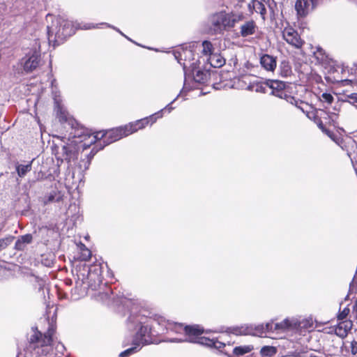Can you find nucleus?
Here are the masks:
<instances>
[{"instance_id":"f257e3e1","label":"nucleus","mask_w":357,"mask_h":357,"mask_svg":"<svg viewBox=\"0 0 357 357\" xmlns=\"http://www.w3.org/2000/svg\"><path fill=\"white\" fill-rule=\"evenodd\" d=\"M149 312L142 310L137 312H132L126 321L128 331L135 332L131 336H126L122 346H131L121 352L119 357H129L139 352L144 346L153 343L152 327L153 319Z\"/></svg>"},{"instance_id":"f03ea898","label":"nucleus","mask_w":357,"mask_h":357,"mask_svg":"<svg viewBox=\"0 0 357 357\" xmlns=\"http://www.w3.org/2000/svg\"><path fill=\"white\" fill-rule=\"evenodd\" d=\"M102 266L98 264H82L75 268L77 278L74 291L77 296L75 299L86 295L89 289H97L102 281Z\"/></svg>"},{"instance_id":"7ed1b4c3","label":"nucleus","mask_w":357,"mask_h":357,"mask_svg":"<svg viewBox=\"0 0 357 357\" xmlns=\"http://www.w3.org/2000/svg\"><path fill=\"white\" fill-rule=\"evenodd\" d=\"M243 15L220 11L211 15L209 17V29L212 33L223 34L229 31L239 21L243 20Z\"/></svg>"},{"instance_id":"20e7f679","label":"nucleus","mask_w":357,"mask_h":357,"mask_svg":"<svg viewBox=\"0 0 357 357\" xmlns=\"http://www.w3.org/2000/svg\"><path fill=\"white\" fill-rule=\"evenodd\" d=\"M75 31V27L73 22L68 20L57 18L53 22L52 25L47 26V37L50 44L53 43V46L56 47L63 43L69 36L73 35Z\"/></svg>"},{"instance_id":"39448f33","label":"nucleus","mask_w":357,"mask_h":357,"mask_svg":"<svg viewBox=\"0 0 357 357\" xmlns=\"http://www.w3.org/2000/svg\"><path fill=\"white\" fill-rule=\"evenodd\" d=\"M268 91H270L271 94L280 98L286 100L288 102L295 105L296 107L301 109L303 113H305L306 115L310 118L307 108H310V106L307 103L289 95L285 91V82L278 80H268Z\"/></svg>"},{"instance_id":"423d86ee","label":"nucleus","mask_w":357,"mask_h":357,"mask_svg":"<svg viewBox=\"0 0 357 357\" xmlns=\"http://www.w3.org/2000/svg\"><path fill=\"white\" fill-rule=\"evenodd\" d=\"M128 136L125 126L112 128L105 131H99L89 135L91 143H95L97 141V146H100L99 149H102L105 146L115 142L123 137Z\"/></svg>"},{"instance_id":"0eeeda50","label":"nucleus","mask_w":357,"mask_h":357,"mask_svg":"<svg viewBox=\"0 0 357 357\" xmlns=\"http://www.w3.org/2000/svg\"><path fill=\"white\" fill-rule=\"evenodd\" d=\"M29 348L33 350V355L38 357H54L51 342L49 340L43 339V333L38 330L29 339Z\"/></svg>"},{"instance_id":"6e6552de","label":"nucleus","mask_w":357,"mask_h":357,"mask_svg":"<svg viewBox=\"0 0 357 357\" xmlns=\"http://www.w3.org/2000/svg\"><path fill=\"white\" fill-rule=\"evenodd\" d=\"M183 68L185 75V86L188 79L192 78V79L197 83L205 84L207 82L211 75L208 70L201 69V68L197 64V61L190 63L189 66H188L187 63H183Z\"/></svg>"},{"instance_id":"1a4fd4ad","label":"nucleus","mask_w":357,"mask_h":357,"mask_svg":"<svg viewBox=\"0 0 357 357\" xmlns=\"http://www.w3.org/2000/svg\"><path fill=\"white\" fill-rule=\"evenodd\" d=\"M282 38L289 45L297 49L301 48L305 43L298 31L291 26L283 29Z\"/></svg>"},{"instance_id":"9d476101","label":"nucleus","mask_w":357,"mask_h":357,"mask_svg":"<svg viewBox=\"0 0 357 357\" xmlns=\"http://www.w3.org/2000/svg\"><path fill=\"white\" fill-rule=\"evenodd\" d=\"M78 153L76 148L73 144L63 145L61 150L56 153L58 160L61 162L66 161L70 165V162L77 158Z\"/></svg>"},{"instance_id":"9b49d317","label":"nucleus","mask_w":357,"mask_h":357,"mask_svg":"<svg viewBox=\"0 0 357 357\" xmlns=\"http://www.w3.org/2000/svg\"><path fill=\"white\" fill-rule=\"evenodd\" d=\"M317 4V0H297L295 4V9L299 17L307 16L314 10Z\"/></svg>"},{"instance_id":"f8f14e48","label":"nucleus","mask_w":357,"mask_h":357,"mask_svg":"<svg viewBox=\"0 0 357 357\" xmlns=\"http://www.w3.org/2000/svg\"><path fill=\"white\" fill-rule=\"evenodd\" d=\"M22 60L24 61V70L26 73L32 72L38 66L40 61V52L35 50L31 53L30 52Z\"/></svg>"},{"instance_id":"ddd939ff","label":"nucleus","mask_w":357,"mask_h":357,"mask_svg":"<svg viewBox=\"0 0 357 357\" xmlns=\"http://www.w3.org/2000/svg\"><path fill=\"white\" fill-rule=\"evenodd\" d=\"M173 54L181 65L183 66V63H185L189 66L191 62L188 61V63L187 59L193 56V52L190 50L178 48L173 52Z\"/></svg>"},{"instance_id":"4468645a","label":"nucleus","mask_w":357,"mask_h":357,"mask_svg":"<svg viewBox=\"0 0 357 357\" xmlns=\"http://www.w3.org/2000/svg\"><path fill=\"white\" fill-rule=\"evenodd\" d=\"M262 33L253 21L247 22V42H252L253 40L260 39Z\"/></svg>"},{"instance_id":"2eb2a0df","label":"nucleus","mask_w":357,"mask_h":357,"mask_svg":"<svg viewBox=\"0 0 357 357\" xmlns=\"http://www.w3.org/2000/svg\"><path fill=\"white\" fill-rule=\"evenodd\" d=\"M260 63L266 70L273 72L277 66L276 58L269 54H264L260 58Z\"/></svg>"},{"instance_id":"dca6fc26","label":"nucleus","mask_w":357,"mask_h":357,"mask_svg":"<svg viewBox=\"0 0 357 357\" xmlns=\"http://www.w3.org/2000/svg\"><path fill=\"white\" fill-rule=\"evenodd\" d=\"M148 125L147 119L143 118L139 120H137L133 122H130L128 124L125 125L126 130L128 135L137 132L139 130H142Z\"/></svg>"},{"instance_id":"f3484780","label":"nucleus","mask_w":357,"mask_h":357,"mask_svg":"<svg viewBox=\"0 0 357 357\" xmlns=\"http://www.w3.org/2000/svg\"><path fill=\"white\" fill-rule=\"evenodd\" d=\"M353 323L350 320L340 321L335 329V334L340 337H345L351 329Z\"/></svg>"},{"instance_id":"a211bd4d","label":"nucleus","mask_w":357,"mask_h":357,"mask_svg":"<svg viewBox=\"0 0 357 357\" xmlns=\"http://www.w3.org/2000/svg\"><path fill=\"white\" fill-rule=\"evenodd\" d=\"M100 299L107 305L118 303L113 290L109 287H105V289L98 293Z\"/></svg>"},{"instance_id":"6ab92c4d","label":"nucleus","mask_w":357,"mask_h":357,"mask_svg":"<svg viewBox=\"0 0 357 357\" xmlns=\"http://www.w3.org/2000/svg\"><path fill=\"white\" fill-rule=\"evenodd\" d=\"M249 10L251 12H256L257 13H259L261 15V17L263 20H265V15L266 13V10L265 8V6L264 3H262L259 0H252L249 4H248Z\"/></svg>"},{"instance_id":"aec40b11","label":"nucleus","mask_w":357,"mask_h":357,"mask_svg":"<svg viewBox=\"0 0 357 357\" xmlns=\"http://www.w3.org/2000/svg\"><path fill=\"white\" fill-rule=\"evenodd\" d=\"M247 89L251 91L266 93H268V81L266 82H261L258 81L252 82H250Z\"/></svg>"},{"instance_id":"412c9836","label":"nucleus","mask_w":357,"mask_h":357,"mask_svg":"<svg viewBox=\"0 0 357 357\" xmlns=\"http://www.w3.org/2000/svg\"><path fill=\"white\" fill-rule=\"evenodd\" d=\"M63 199L62 193L57 189H54L44 197V204H48L54 202H59Z\"/></svg>"},{"instance_id":"4be33fe9","label":"nucleus","mask_w":357,"mask_h":357,"mask_svg":"<svg viewBox=\"0 0 357 357\" xmlns=\"http://www.w3.org/2000/svg\"><path fill=\"white\" fill-rule=\"evenodd\" d=\"M207 61L213 68H220L225 63V59L219 53H213L207 58Z\"/></svg>"},{"instance_id":"5701e85b","label":"nucleus","mask_w":357,"mask_h":357,"mask_svg":"<svg viewBox=\"0 0 357 357\" xmlns=\"http://www.w3.org/2000/svg\"><path fill=\"white\" fill-rule=\"evenodd\" d=\"M100 25H105L106 27L111 28V29L115 30L116 31H117L118 33H119L121 36H124L128 40L132 41L130 38H128L122 31H121V30L119 29H118L117 27H116V26H113L112 24L106 23V22H102V23L96 24H86L83 25V26H82L81 29H95V28H99Z\"/></svg>"},{"instance_id":"b1692460","label":"nucleus","mask_w":357,"mask_h":357,"mask_svg":"<svg viewBox=\"0 0 357 357\" xmlns=\"http://www.w3.org/2000/svg\"><path fill=\"white\" fill-rule=\"evenodd\" d=\"M245 75H241L240 76L234 77L230 80V87L235 89H244L245 86Z\"/></svg>"},{"instance_id":"393cba45","label":"nucleus","mask_w":357,"mask_h":357,"mask_svg":"<svg viewBox=\"0 0 357 357\" xmlns=\"http://www.w3.org/2000/svg\"><path fill=\"white\" fill-rule=\"evenodd\" d=\"M32 161L26 164H17L16 165V172L19 177L23 178L31 170Z\"/></svg>"},{"instance_id":"a878e982","label":"nucleus","mask_w":357,"mask_h":357,"mask_svg":"<svg viewBox=\"0 0 357 357\" xmlns=\"http://www.w3.org/2000/svg\"><path fill=\"white\" fill-rule=\"evenodd\" d=\"M68 125L71 126V132L69 134V137L76 138V137H82L84 134L83 129H76L74 126L75 124H77L76 121L73 119H70L68 122Z\"/></svg>"},{"instance_id":"bb28decb","label":"nucleus","mask_w":357,"mask_h":357,"mask_svg":"<svg viewBox=\"0 0 357 357\" xmlns=\"http://www.w3.org/2000/svg\"><path fill=\"white\" fill-rule=\"evenodd\" d=\"M167 331L174 332L176 333H185V326L179 323H168L166 326Z\"/></svg>"},{"instance_id":"cd10ccee","label":"nucleus","mask_w":357,"mask_h":357,"mask_svg":"<svg viewBox=\"0 0 357 357\" xmlns=\"http://www.w3.org/2000/svg\"><path fill=\"white\" fill-rule=\"evenodd\" d=\"M202 53L203 55L206 56L208 58L210 55L213 54L214 52V48L211 42L208 40H204L202 42Z\"/></svg>"},{"instance_id":"c85d7f7f","label":"nucleus","mask_w":357,"mask_h":357,"mask_svg":"<svg viewBox=\"0 0 357 357\" xmlns=\"http://www.w3.org/2000/svg\"><path fill=\"white\" fill-rule=\"evenodd\" d=\"M277 353V349L273 346H264L260 350V354L264 357H271L275 355Z\"/></svg>"},{"instance_id":"c756f323","label":"nucleus","mask_w":357,"mask_h":357,"mask_svg":"<svg viewBox=\"0 0 357 357\" xmlns=\"http://www.w3.org/2000/svg\"><path fill=\"white\" fill-rule=\"evenodd\" d=\"M163 116V109H160V111L150 115L149 116L146 117L148 121V124L151 123V125L153 124L156 122L158 119L162 118Z\"/></svg>"},{"instance_id":"7c9ffc66","label":"nucleus","mask_w":357,"mask_h":357,"mask_svg":"<svg viewBox=\"0 0 357 357\" xmlns=\"http://www.w3.org/2000/svg\"><path fill=\"white\" fill-rule=\"evenodd\" d=\"M274 325L273 323H267L265 326L263 325L258 326L257 328V331H258V333L261 335L262 333L265 332H269V331H275L274 329Z\"/></svg>"},{"instance_id":"2f4dec72","label":"nucleus","mask_w":357,"mask_h":357,"mask_svg":"<svg viewBox=\"0 0 357 357\" xmlns=\"http://www.w3.org/2000/svg\"><path fill=\"white\" fill-rule=\"evenodd\" d=\"M14 238L15 237L13 236H8L5 238H0V250L6 248L12 243Z\"/></svg>"},{"instance_id":"473e14b6","label":"nucleus","mask_w":357,"mask_h":357,"mask_svg":"<svg viewBox=\"0 0 357 357\" xmlns=\"http://www.w3.org/2000/svg\"><path fill=\"white\" fill-rule=\"evenodd\" d=\"M291 326L290 321L288 319H284L283 321L280 323L275 324L274 329L275 330H282L284 331L288 329Z\"/></svg>"},{"instance_id":"72a5a7b5","label":"nucleus","mask_w":357,"mask_h":357,"mask_svg":"<svg viewBox=\"0 0 357 357\" xmlns=\"http://www.w3.org/2000/svg\"><path fill=\"white\" fill-rule=\"evenodd\" d=\"M54 333H55L54 326L53 325L50 326L47 331L45 334H43V339H47V340H49V342L52 343V337H53Z\"/></svg>"},{"instance_id":"f704fd0d","label":"nucleus","mask_w":357,"mask_h":357,"mask_svg":"<svg viewBox=\"0 0 357 357\" xmlns=\"http://www.w3.org/2000/svg\"><path fill=\"white\" fill-rule=\"evenodd\" d=\"M291 73V68L287 63H282L281 74L282 76L287 77Z\"/></svg>"},{"instance_id":"c9c22d12","label":"nucleus","mask_w":357,"mask_h":357,"mask_svg":"<svg viewBox=\"0 0 357 357\" xmlns=\"http://www.w3.org/2000/svg\"><path fill=\"white\" fill-rule=\"evenodd\" d=\"M91 162L89 160H88L87 158H84V159H82L80 162H79V169L82 171V172H85L89 168V166H90V164H91Z\"/></svg>"},{"instance_id":"e433bc0d","label":"nucleus","mask_w":357,"mask_h":357,"mask_svg":"<svg viewBox=\"0 0 357 357\" xmlns=\"http://www.w3.org/2000/svg\"><path fill=\"white\" fill-rule=\"evenodd\" d=\"M98 142L97 141L96 142L94 143L96 144L91 149V152L85 156V158H87L88 160H89L90 161H91V160L93 159L94 155L97 153V152L100 150V149H99L100 146H97Z\"/></svg>"},{"instance_id":"4c0bfd02","label":"nucleus","mask_w":357,"mask_h":357,"mask_svg":"<svg viewBox=\"0 0 357 357\" xmlns=\"http://www.w3.org/2000/svg\"><path fill=\"white\" fill-rule=\"evenodd\" d=\"M244 331L242 328H227L225 332L229 334H234L236 335H244Z\"/></svg>"},{"instance_id":"58836bf2","label":"nucleus","mask_w":357,"mask_h":357,"mask_svg":"<svg viewBox=\"0 0 357 357\" xmlns=\"http://www.w3.org/2000/svg\"><path fill=\"white\" fill-rule=\"evenodd\" d=\"M333 96L331 93H324L321 94L320 100L322 102H327L328 104H331L333 101Z\"/></svg>"},{"instance_id":"ea45409f","label":"nucleus","mask_w":357,"mask_h":357,"mask_svg":"<svg viewBox=\"0 0 357 357\" xmlns=\"http://www.w3.org/2000/svg\"><path fill=\"white\" fill-rule=\"evenodd\" d=\"M350 310L348 307H345L337 315V319L339 321H344L347 320L346 318L348 316Z\"/></svg>"},{"instance_id":"a19ab883","label":"nucleus","mask_w":357,"mask_h":357,"mask_svg":"<svg viewBox=\"0 0 357 357\" xmlns=\"http://www.w3.org/2000/svg\"><path fill=\"white\" fill-rule=\"evenodd\" d=\"M314 54L317 59V60L320 61H323L325 60V53L321 48L318 47L317 52H314Z\"/></svg>"},{"instance_id":"79ce46f5","label":"nucleus","mask_w":357,"mask_h":357,"mask_svg":"<svg viewBox=\"0 0 357 357\" xmlns=\"http://www.w3.org/2000/svg\"><path fill=\"white\" fill-rule=\"evenodd\" d=\"M306 349H296L295 351H292L291 356L293 357H306Z\"/></svg>"},{"instance_id":"37998d69","label":"nucleus","mask_w":357,"mask_h":357,"mask_svg":"<svg viewBox=\"0 0 357 357\" xmlns=\"http://www.w3.org/2000/svg\"><path fill=\"white\" fill-rule=\"evenodd\" d=\"M21 241L26 245L27 244H30L33 241V236L30 234H27L19 237Z\"/></svg>"},{"instance_id":"c03bdc74","label":"nucleus","mask_w":357,"mask_h":357,"mask_svg":"<svg viewBox=\"0 0 357 357\" xmlns=\"http://www.w3.org/2000/svg\"><path fill=\"white\" fill-rule=\"evenodd\" d=\"M347 100H345L346 102L352 105L357 103V93H351L347 96Z\"/></svg>"},{"instance_id":"a18cd8bd","label":"nucleus","mask_w":357,"mask_h":357,"mask_svg":"<svg viewBox=\"0 0 357 357\" xmlns=\"http://www.w3.org/2000/svg\"><path fill=\"white\" fill-rule=\"evenodd\" d=\"M233 353L236 356H242L245 354V347H236L233 349Z\"/></svg>"},{"instance_id":"49530a36","label":"nucleus","mask_w":357,"mask_h":357,"mask_svg":"<svg viewBox=\"0 0 357 357\" xmlns=\"http://www.w3.org/2000/svg\"><path fill=\"white\" fill-rule=\"evenodd\" d=\"M26 248V245L19 238L15 244V248L17 250H24Z\"/></svg>"},{"instance_id":"de8ad7c7","label":"nucleus","mask_w":357,"mask_h":357,"mask_svg":"<svg viewBox=\"0 0 357 357\" xmlns=\"http://www.w3.org/2000/svg\"><path fill=\"white\" fill-rule=\"evenodd\" d=\"M91 256V252L89 249L85 248L84 250V251H82V258L83 260L86 261V260L90 259Z\"/></svg>"},{"instance_id":"09e8293b","label":"nucleus","mask_w":357,"mask_h":357,"mask_svg":"<svg viewBox=\"0 0 357 357\" xmlns=\"http://www.w3.org/2000/svg\"><path fill=\"white\" fill-rule=\"evenodd\" d=\"M179 95H178L170 103H169L166 107H165L162 109L163 112L167 110L169 113H170L173 109L174 107L172 106V105L177 100Z\"/></svg>"},{"instance_id":"8fccbe9b","label":"nucleus","mask_w":357,"mask_h":357,"mask_svg":"<svg viewBox=\"0 0 357 357\" xmlns=\"http://www.w3.org/2000/svg\"><path fill=\"white\" fill-rule=\"evenodd\" d=\"M351 352L355 355L357 354V342L353 341L351 343Z\"/></svg>"},{"instance_id":"3c124183","label":"nucleus","mask_w":357,"mask_h":357,"mask_svg":"<svg viewBox=\"0 0 357 357\" xmlns=\"http://www.w3.org/2000/svg\"><path fill=\"white\" fill-rule=\"evenodd\" d=\"M240 28H241V32H240L241 35L243 37L245 36V22L241 24Z\"/></svg>"},{"instance_id":"603ef678","label":"nucleus","mask_w":357,"mask_h":357,"mask_svg":"<svg viewBox=\"0 0 357 357\" xmlns=\"http://www.w3.org/2000/svg\"><path fill=\"white\" fill-rule=\"evenodd\" d=\"M79 248H80V250H81V251H84V250L85 248H86V246H85L84 244L80 243Z\"/></svg>"},{"instance_id":"864d4df0","label":"nucleus","mask_w":357,"mask_h":357,"mask_svg":"<svg viewBox=\"0 0 357 357\" xmlns=\"http://www.w3.org/2000/svg\"><path fill=\"white\" fill-rule=\"evenodd\" d=\"M252 349H253L252 347L247 346V347H246L247 353L250 352Z\"/></svg>"},{"instance_id":"5fc2aeb1","label":"nucleus","mask_w":357,"mask_h":357,"mask_svg":"<svg viewBox=\"0 0 357 357\" xmlns=\"http://www.w3.org/2000/svg\"><path fill=\"white\" fill-rule=\"evenodd\" d=\"M83 146H84V149H86L87 147H89V145H86V144H84Z\"/></svg>"},{"instance_id":"6e6d98bb","label":"nucleus","mask_w":357,"mask_h":357,"mask_svg":"<svg viewBox=\"0 0 357 357\" xmlns=\"http://www.w3.org/2000/svg\"><path fill=\"white\" fill-rule=\"evenodd\" d=\"M246 334L248 335L250 334V331H249V328L247 327V332H246Z\"/></svg>"},{"instance_id":"4d7b16f0","label":"nucleus","mask_w":357,"mask_h":357,"mask_svg":"<svg viewBox=\"0 0 357 357\" xmlns=\"http://www.w3.org/2000/svg\"><path fill=\"white\" fill-rule=\"evenodd\" d=\"M75 176V172H73V177L74 178Z\"/></svg>"},{"instance_id":"13d9d810","label":"nucleus","mask_w":357,"mask_h":357,"mask_svg":"<svg viewBox=\"0 0 357 357\" xmlns=\"http://www.w3.org/2000/svg\"><path fill=\"white\" fill-rule=\"evenodd\" d=\"M241 1H242L243 0H241Z\"/></svg>"}]
</instances>
